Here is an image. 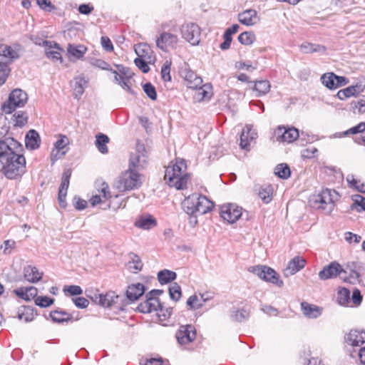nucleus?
Masks as SVG:
<instances>
[{"label": "nucleus", "mask_w": 365, "mask_h": 365, "mask_svg": "<svg viewBox=\"0 0 365 365\" xmlns=\"http://www.w3.org/2000/svg\"><path fill=\"white\" fill-rule=\"evenodd\" d=\"M22 145L13 138L0 141L1 172L9 180H19L26 171Z\"/></svg>", "instance_id": "nucleus-1"}, {"label": "nucleus", "mask_w": 365, "mask_h": 365, "mask_svg": "<svg viewBox=\"0 0 365 365\" xmlns=\"http://www.w3.org/2000/svg\"><path fill=\"white\" fill-rule=\"evenodd\" d=\"M187 165L184 160H178L169 165L165 173V180L170 187L177 190L186 188L190 175L186 173Z\"/></svg>", "instance_id": "nucleus-2"}, {"label": "nucleus", "mask_w": 365, "mask_h": 365, "mask_svg": "<svg viewBox=\"0 0 365 365\" xmlns=\"http://www.w3.org/2000/svg\"><path fill=\"white\" fill-rule=\"evenodd\" d=\"M161 29L155 40L157 48L164 52L175 49L179 42L177 25L165 23L162 24Z\"/></svg>", "instance_id": "nucleus-3"}, {"label": "nucleus", "mask_w": 365, "mask_h": 365, "mask_svg": "<svg viewBox=\"0 0 365 365\" xmlns=\"http://www.w3.org/2000/svg\"><path fill=\"white\" fill-rule=\"evenodd\" d=\"M337 199V193L330 189L322 190L319 193L310 196L309 202L315 209H322L329 213L334 209V201Z\"/></svg>", "instance_id": "nucleus-4"}, {"label": "nucleus", "mask_w": 365, "mask_h": 365, "mask_svg": "<svg viewBox=\"0 0 365 365\" xmlns=\"http://www.w3.org/2000/svg\"><path fill=\"white\" fill-rule=\"evenodd\" d=\"M141 184L140 175L130 168L121 174L115 183L116 187L122 192L137 189Z\"/></svg>", "instance_id": "nucleus-5"}, {"label": "nucleus", "mask_w": 365, "mask_h": 365, "mask_svg": "<svg viewBox=\"0 0 365 365\" xmlns=\"http://www.w3.org/2000/svg\"><path fill=\"white\" fill-rule=\"evenodd\" d=\"M27 101V93L20 88H16L11 92L7 101L1 106V110L5 113L10 114L17 108L24 107Z\"/></svg>", "instance_id": "nucleus-6"}, {"label": "nucleus", "mask_w": 365, "mask_h": 365, "mask_svg": "<svg viewBox=\"0 0 365 365\" xmlns=\"http://www.w3.org/2000/svg\"><path fill=\"white\" fill-rule=\"evenodd\" d=\"M162 293L163 290L160 289H153L148 292L145 296L146 299L138 306V311L142 313L162 311V305L158 297Z\"/></svg>", "instance_id": "nucleus-7"}, {"label": "nucleus", "mask_w": 365, "mask_h": 365, "mask_svg": "<svg viewBox=\"0 0 365 365\" xmlns=\"http://www.w3.org/2000/svg\"><path fill=\"white\" fill-rule=\"evenodd\" d=\"M249 271L266 282L277 284L279 287L283 285V282L279 279V276L277 272L267 266L257 265L250 267Z\"/></svg>", "instance_id": "nucleus-8"}, {"label": "nucleus", "mask_w": 365, "mask_h": 365, "mask_svg": "<svg viewBox=\"0 0 365 365\" xmlns=\"http://www.w3.org/2000/svg\"><path fill=\"white\" fill-rule=\"evenodd\" d=\"M181 34L184 39L192 46L198 45L200 41V27L194 23L186 24L181 27Z\"/></svg>", "instance_id": "nucleus-9"}, {"label": "nucleus", "mask_w": 365, "mask_h": 365, "mask_svg": "<svg viewBox=\"0 0 365 365\" xmlns=\"http://www.w3.org/2000/svg\"><path fill=\"white\" fill-rule=\"evenodd\" d=\"M180 75L184 79L187 87L197 88L202 86V79L192 71L187 64H185L180 70Z\"/></svg>", "instance_id": "nucleus-10"}, {"label": "nucleus", "mask_w": 365, "mask_h": 365, "mask_svg": "<svg viewBox=\"0 0 365 365\" xmlns=\"http://www.w3.org/2000/svg\"><path fill=\"white\" fill-rule=\"evenodd\" d=\"M322 84L330 90H335L346 86L349 79L344 76H339L332 72L326 73L321 77Z\"/></svg>", "instance_id": "nucleus-11"}, {"label": "nucleus", "mask_w": 365, "mask_h": 365, "mask_svg": "<svg viewBox=\"0 0 365 365\" xmlns=\"http://www.w3.org/2000/svg\"><path fill=\"white\" fill-rule=\"evenodd\" d=\"M341 274H346V271L336 262H331L325 266L319 272V278L321 280H327L329 279L339 277L341 279Z\"/></svg>", "instance_id": "nucleus-12"}, {"label": "nucleus", "mask_w": 365, "mask_h": 365, "mask_svg": "<svg viewBox=\"0 0 365 365\" xmlns=\"http://www.w3.org/2000/svg\"><path fill=\"white\" fill-rule=\"evenodd\" d=\"M146 159L144 146L143 145H138L136 150L130 154L129 168L134 170L135 169L143 168Z\"/></svg>", "instance_id": "nucleus-13"}, {"label": "nucleus", "mask_w": 365, "mask_h": 365, "mask_svg": "<svg viewBox=\"0 0 365 365\" xmlns=\"http://www.w3.org/2000/svg\"><path fill=\"white\" fill-rule=\"evenodd\" d=\"M195 328L191 324L181 326L176 332V339L180 344H189L195 339Z\"/></svg>", "instance_id": "nucleus-14"}, {"label": "nucleus", "mask_w": 365, "mask_h": 365, "mask_svg": "<svg viewBox=\"0 0 365 365\" xmlns=\"http://www.w3.org/2000/svg\"><path fill=\"white\" fill-rule=\"evenodd\" d=\"M220 214L225 220L234 223L241 217L242 208L232 204L223 205L221 207Z\"/></svg>", "instance_id": "nucleus-15"}, {"label": "nucleus", "mask_w": 365, "mask_h": 365, "mask_svg": "<svg viewBox=\"0 0 365 365\" xmlns=\"http://www.w3.org/2000/svg\"><path fill=\"white\" fill-rule=\"evenodd\" d=\"M71 176V170L66 169L64 170L62 175L61 183L58 190V200L59 205L61 207H66V197L67 195V190L69 186V181Z\"/></svg>", "instance_id": "nucleus-16"}, {"label": "nucleus", "mask_w": 365, "mask_h": 365, "mask_svg": "<svg viewBox=\"0 0 365 365\" xmlns=\"http://www.w3.org/2000/svg\"><path fill=\"white\" fill-rule=\"evenodd\" d=\"M346 343L351 346H360L365 343V331L363 329H351L345 336Z\"/></svg>", "instance_id": "nucleus-17"}, {"label": "nucleus", "mask_w": 365, "mask_h": 365, "mask_svg": "<svg viewBox=\"0 0 365 365\" xmlns=\"http://www.w3.org/2000/svg\"><path fill=\"white\" fill-rule=\"evenodd\" d=\"M277 139L283 142L292 143L299 137V131L295 128L279 127L275 131Z\"/></svg>", "instance_id": "nucleus-18"}, {"label": "nucleus", "mask_w": 365, "mask_h": 365, "mask_svg": "<svg viewBox=\"0 0 365 365\" xmlns=\"http://www.w3.org/2000/svg\"><path fill=\"white\" fill-rule=\"evenodd\" d=\"M257 138V133L252 130V126L247 125L240 135V146L242 149L249 150L250 143Z\"/></svg>", "instance_id": "nucleus-19"}, {"label": "nucleus", "mask_w": 365, "mask_h": 365, "mask_svg": "<svg viewBox=\"0 0 365 365\" xmlns=\"http://www.w3.org/2000/svg\"><path fill=\"white\" fill-rule=\"evenodd\" d=\"M257 12L255 9H247L238 14L239 21L245 26H253L259 21Z\"/></svg>", "instance_id": "nucleus-20"}, {"label": "nucleus", "mask_w": 365, "mask_h": 365, "mask_svg": "<svg viewBox=\"0 0 365 365\" xmlns=\"http://www.w3.org/2000/svg\"><path fill=\"white\" fill-rule=\"evenodd\" d=\"M134 49L138 58H145L148 60V62H153L155 61L153 51L148 43H140L136 44Z\"/></svg>", "instance_id": "nucleus-21"}, {"label": "nucleus", "mask_w": 365, "mask_h": 365, "mask_svg": "<svg viewBox=\"0 0 365 365\" xmlns=\"http://www.w3.org/2000/svg\"><path fill=\"white\" fill-rule=\"evenodd\" d=\"M305 264L306 261L303 258L300 257H295L289 262L287 267L284 271V275L288 277L294 274L303 269L305 266Z\"/></svg>", "instance_id": "nucleus-22"}, {"label": "nucleus", "mask_w": 365, "mask_h": 365, "mask_svg": "<svg viewBox=\"0 0 365 365\" xmlns=\"http://www.w3.org/2000/svg\"><path fill=\"white\" fill-rule=\"evenodd\" d=\"M196 202L197 208H195L196 214H205L212 210L214 207V204L211 200H210L207 197L199 194H197V200Z\"/></svg>", "instance_id": "nucleus-23"}, {"label": "nucleus", "mask_w": 365, "mask_h": 365, "mask_svg": "<svg viewBox=\"0 0 365 365\" xmlns=\"http://www.w3.org/2000/svg\"><path fill=\"white\" fill-rule=\"evenodd\" d=\"M118 296L114 292L96 296V302L104 307H110L118 302Z\"/></svg>", "instance_id": "nucleus-24"}, {"label": "nucleus", "mask_w": 365, "mask_h": 365, "mask_svg": "<svg viewBox=\"0 0 365 365\" xmlns=\"http://www.w3.org/2000/svg\"><path fill=\"white\" fill-rule=\"evenodd\" d=\"M145 291V286L141 283L133 284L128 286L126 296L131 302L138 300Z\"/></svg>", "instance_id": "nucleus-25"}, {"label": "nucleus", "mask_w": 365, "mask_h": 365, "mask_svg": "<svg viewBox=\"0 0 365 365\" xmlns=\"http://www.w3.org/2000/svg\"><path fill=\"white\" fill-rule=\"evenodd\" d=\"M301 307L304 315L309 319H316L322 313V308L306 302L301 303Z\"/></svg>", "instance_id": "nucleus-26"}, {"label": "nucleus", "mask_w": 365, "mask_h": 365, "mask_svg": "<svg viewBox=\"0 0 365 365\" xmlns=\"http://www.w3.org/2000/svg\"><path fill=\"white\" fill-rule=\"evenodd\" d=\"M41 143L38 133L35 130H30L25 137V145L27 149L36 150Z\"/></svg>", "instance_id": "nucleus-27"}, {"label": "nucleus", "mask_w": 365, "mask_h": 365, "mask_svg": "<svg viewBox=\"0 0 365 365\" xmlns=\"http://www.w3.org/2000/svg\"><path fill=\"white\" fill-rule=\"evenodd\" d=\"M68 144V139L66 136H62L55 143V149L51 152L52 161L57 160L61 156L66 154V151L62 150Z\"/></svg>", "instance_id": "nucleus-28"}, {"label": "nucleus", "mask_w": 365, "mask_h": 365, "mask_svg": "<svg viewBox=\"0 0 365 365\" xmlns=\"http://www.w3.org/2000/svg\"><path fill=\"white\" fill-rule=\"evenodd\" d=\"M24 274L27 281L31 283H36L42 278L43 272H39L36 267L28 265L24 269Z\"/></svg>", "instance_id": "nucleus-29"}, {"label": "nucleus", "mask_w": 365, "mask_h": 365, "mask_svg": "<svg viewBox=\"0 0 365 365\" xmlns=\"http://www.w3.org/2000/svg\"><path fill=\"white\" fill-rule=\"evenodd\" d=\"M99 192V195H93L90 199L89 201L92 206H96L111 197L108 185L107 184L103 183L102 185V187Z\"/></svg>", "instance_id": "nucleus-30"}, {"label": "nucleus", "mask_w": 365, "mask_h": 365, "mask_svg": "<svg viewBox=\"0 0 365 365\" xmlns=\"http://www.w3.org/2000/svg\"><path fill=\"white\" fill-rule=\"evenodd\" d=\"M197 193H194L186 197L182 202V206L184 211L189 215H193L196 214Z\"/></svg>", "instance_id": "nucleus-31"}, {"label": "nucleus", "mask_w": 365, "mask_h": 365, "mask_svg": "<svg viewBox=\"0 0 365 365\" xmlns=\"http://www.w3.org/2000/svg\"><path fill=\"white\" fill-rule=\"evenodd\" d=\"M88 83V79L83 75H80L74 78L73 91L76 98H79L83 95Z\"/></svg>", "instance_id": "nucleus-32"}, {"label": "nucleus", "mask_w": 365, "mask_h": 365, "mask_svg": "<svg viewBox=\"0 0 365 365\" xmlns=\"http://www.w3.org/2000/svg\"><path fill=\"white\" fill-rule=\"evenodd\" d=\"M35 315H36V313L34 312V308L24 306L19 309L17 317L19 320L30 322L34 320Z\"/></svg>", "instance_id": "nucleus-33"}, {"label": "nucleus", "mask_w": 365, "mask_h": 365, "mask_svg": "<svg viewBox=\"0 0 365 365\" xmlns=\"http://www.w3.org/2000/svg\"><path fill=\"white\" fill-rule=\"evenodd\" d=\"M135 225L143 230H149L156 225V220L151 215L142 216L136 220Z\"/></svg>", "instance_id": "nucleus-34"}, {"label": "nucleus", "mask_w": 365, "mask_h": 365, "mask_svg": "<svg viewBox=\"0 0 365 365\" xmlns=\"http://www.w3.org/2000/svg\"><path fill=\"white\" fill-rule=\"evenodd\" d=\"M336 302L341 306H350V291L345 287H339L336 293Z\"/></svg>", "instance_id": "nucleus-35"}, {"label": "nucleus", "mask_w": 365, "mask_h": 365, "mask_svg": "<svg viewBox=\"0 0 365 365\" xmlns=\"http://www.w3.org/2000/svg\"><path fill=\"white\" fill-rule=\"evenodd\" d=\"M301 50L304 53H324L327 48L324 46L312 43H304L301 45Z\"/></svg>", "instance_id": "nucleus-36"}, {"label": "nucleus", "mask_w": 365, "mask_h": 365, "mask_svg": "<svg viewBox=\"0 0 365 365\" xmlns=\"http://www.w3.org/2000/svg\"><path fill=\"white\" fill-rule=\"evenodd\" d=\"M67 51L71 56L77 59H81L86 53L87 48L83 45L68 44Z\"/></svg>", "instance_id": "nucleus-37"}, {"label": "nucleus", "mask_w": 365, "mask_h": 365, "mask_svg": "<svg viewBox=\"0 0 365 365\" xmlns=\"http://www.w3.org/2000/svg\"><path fill=\"white\" fill-rule=\"evenodd\" d=\"M22 50V46L19 43H14L12 46H7L4 57L8 58L11 61L18 59L21 56Z\"/></svg>", "instance_id": "nucleus-38"}, {"label": "nucleus", "mask_w": 365, "mask_h": 365, "mask_svg": "<svg viewBox=\"0 0 365 365\" xmlns=\"http://www.w3.org/2000/svg\"><path fill=\"white\" fill-rule=\"evenodd\" d=\"M129 257L130 260L128 263V269L133 273L140 271L143 267V263L140 257L134 253H130Z\"/></svg>", "instance_id": "nucleus-39"}, {"label": "nucleus", "mask_w": 365, "mask_h": 365, "mask_svg": "<svg viewBox=\"0 0 365 365\" xmlns=\"http://www.w3.org/2000/svg\"><path fill=\"white\" fill-rule=\"evenodd\" d=\"M96 146L98 150L103 154H106L108 152L107 144L109 142V138L103 133H99L96 136Z\"/></svg>", "instance_id": "nucleus-40"}, {"label": "nucleus", "mask_w": 365, "mask_h": 365, "mask_svg": "<svg viewBox=\"0 0 365 365\" xmlns=\"http://www.w3.org/2000/svg\"><path fill=\"white\" fill-rule=\"evenodd\" d=\"M273 187L270 185L260 186L258 195L265 203H269L272 199Z\"/></svg>", "instance_id": "nucleus-41"}, {"label": "nucleus", "mask_w": 365, "mask_h": 365, "mask_svg": "<svg viewBox=\"0 0 365 365\" xmlns=\"http://www.w3.org/2000/svg\"><path fill=\"white\" fill-rule=\"evenodd\" d=\"M177 274L175 272L163 269L158 273V279L161 284L169 283L175 279Z\"/></svg>", "instance_id": "nucleus-42"}, {"label": "nucleus", "mask_w": 365, "mask_h": 365, "mask_svg": "<svg viewBox=\"0 0 365 365\" xmlns=\"http://www.w3.org/2000/svg\"><path fill=\"white\" fill-rule=\"evenodd\" d=\"M212 88V86L210 83H207V84H202V86L197 88H195V90H197V93H196V98L197 101H202L204 99H206V98H210L212 96V93L209 90H211Z\"/></svg>", "instance_id": "nucleus-43"}, {"label": "nucleus", "mask_w": 365, "mask_h": 365, "mask_svg": "<svg viewBox=\"0 0 365 365\" xmlns=\"http://www.w3.org/2000/svg\"><path fill=\"white\" fill-rule=\"evenodd\" d=\"M270 83L267 80L257 81L255 83L254 90L257 92V96L265 95L269 91Z\"/></svg>", "instance_id": "nucleus-44"}, {"label": "nucleus", "mask_w": 365, "mask_h": 365, "mask_svg": "<svg viewBox=\"0 0 365 365\" xmlns=\"http://www.w3.org/2000/svg\"><path fill=\"white\" fill-rule=\"evenodd\" d=\"M113 74L114 75V81L115 83L120 85L123 89L126 90L129 93L133 94L134 92L128 85L129 80L126 79L123 76L120 75L116 71H111Z\"/></svg>", "instance_id": "nucleus-45"}, {"label": "nucleus", "mask_w": 365, "mask_h": 365, "mask_svg": "<svg viewBox=\"0 0 365 365\" xmlns=\"http://www.w3.org/2000/svg\"><path fill=\"white\" fill-rule=\"evenodd\" d=\"M250 310L245 308H242L232 311L231 318L234 321L241 322L242 321L247 320L250 317Z\"/></svg>", "instance_id": "nucleus-46"}, {"label": "nucleus", "mask_w": 365, "mask_h": 365, "mask_svg": "<svg viewBox=\"0 0 365 365\" xmlns=\"http://www.w3.org/2000/svg\"><path fill=\"white\" fill-rule=\"evenodd\" d=\"M30 40L34 43H35L36 45H38V46L48 47L49 48H59V46L58 43H56L53 41H49L44 40L38 36L31 35L30 36Z\"/></svg>", "instance_id": "nucleus-47"}, {"label": "nucleus", "mask_w": 365, "mask_h": 365, "mask_svg": "<svg viewBox=\"0 0 365 365\" xmlns=\"http://www.w3.org/2000/svg\"><path fill=\"white\" fill-rule=\"evenodd\" d=\"M358 86H351L344 89L339 90L336 94L337 97L340 100H345L348 98L354 96L356 93Z\"/></svg>", "instance_id": "nucleus-48"}, {"label": "nucleus", "mask_w": 365, "mask_h": 365, "mask_svg": "<svg viewBox=\"0 0 365 365\" xmlns=\"http://www.w3.org/2000/svg\"><path fill=\"white\" fill-rule=\"evenodd\" d=\"M274 174L282 179H287L291 174L290 168L286 163L279 164L274 168Z\"/></svg>", "instance_id": "nucleus-49"}, {"label": "nucleus", "mask_w": 365, "mask_h": 365, "mask_svg": "<svg viewBox=\"0 0 365 365\" xmlns=\"http://www.w3.org/2000/svg\"><path fill=\"white\" fill-rule=\"evenodd\" d=\"M238 41L243 45H251L255 41V35L252 31H245L240 34Z\"/></svg>", "instance_id": "nucleus-50"}, {"label": "nucleus", "mask_w": 365, "mask_h": 365, "mask_svg": "<svg viewBox=\"0 0 365 365\" xmlns=\"http://www.w3.org/2000/svg\"><path fill=\"white\" fill-rule=\"evenodd\" d=\"M14 125L22 127L24 126L28 120V115L24 111H19L13 115Z\"/></svg>", "instance_id": "nucleus-51"}, {"label": "nucleus", "mask_w": 365, "mask_h": 365, "mask_svg": "<svg viewBox=\"0 0 365 365\" xmlns=\"http://www.w3.org/2000/svg\"><path fill=\"white\" fill-rule=\"evenodd\" d=\"M54 302V299L47 296H38L35 299L36 305L46 308L50 307Z\"/></svg>", "instance_id": "nucleus-52"}, {"label": "nucleus", "mask_w": 365, "mask_h": 365, "mask_svg": "<svg viewBox=\"0 0 365 365\" xmlns=\"http://www.w3.org/2000/svg\"><path fill=\"white\" fill-rule=\"evenodd\" d=\"M50 316L53 322H63L70 319V314L65 312L53 311Z\"/></svg>", "instance_id": "nucleus-53"}, {"label": "nucleus", "mask_w": 365, "mask_h": 365, "mask_svg": "<svg viewBox=\"0 0 365 365\" xmlns=\"http://www.w3.org/2000/svg\"><path fill=\"white\" fill-rule=\"evenodd\" d=\"M169 294L174 301H178L181 297V288L177 283L172 284L169 287Z\"/></svg>", "instance_id": "nucleus-54"}, {"label": "nucleus", "mask_w": 365, "mask_h": 365, "mask_svg": "<svg viewBox=\"0 0 365 365\" xmlns=\"http://www.w3.org/2000/svg\"><path fill=\"white\" fill-rule=\"evenodd\" d=\"M187 304L192 309H197L203 306V303L200 298H198L196 295L190 296L187 301Z\"/></svg>", "instance_id": "nucleus-55"}, {"label": "nucleus", "mask_w": 365, "mask_h": 365, "mask_svg": "<svg viewBox=\"0 0 365 365\" xmlns=\"http://www.w3.org/2000/svg\"><path fill=\"white\" fill-rule=\"evenodd\" d=\"M90 63L93 66L101 68L102 70L112 71L110 65L102 59L91 58L90 60Z\"/></svg>", "instance_id": "nucleus-56"}, {"label": "nucleus", "mask_w": 365, "mask_h": 365, "mask_svg": "<svg viewBox=\"0 0 365 365\" xmlns=\"http://www.w3.org/2000/svg\"><path fill=\"white\" fill-rule=\"evenodd\" d=\"M134 63L140 70H141L144 73H146L150 71L148 63H151L152 62H148V60L145 58H136L134 60Z\"/></svg>", "instance_id": "nucleus-57"}, {"label": "nucleus", "mask_w": 365, "mask_h": 365, "mask_svg": "<svg viewBox=\"0 0 365 365\" xmlns=\"http://www.w3.org/2000/svg\"><path fill=\"white\" fill-rule=\"evenodd\" d=\"M359 274L354 270H351L349 276L347 275V272H346V274H341V279L344 282H348L350 284H354L356 282L359 280Z\"/></svg>", "instance_id": "nucleus-58"}, {"label": "nucleus", "mask_w": 365, "mask_h": 365, "mask_svg": "<svg viewBox=\"0 0 365 365\" xmlns=\"http://www.w3.org/2000/svg\"><path fill=\"white\" fill-rule=\"evenodd\" d=\"M144 92L151 100L157 98V93L155 86L150 83H146L143 86Z\"/></svg>", "instance_id": "nucleus-59"}, {"label": "nucleus", "mask_w": 365, "mask_h": 365, "mask_svg": "<svg viewBox=\"0 0 365 365\" xmlns=\"http://www.w3.org/2000/svg\"><path fill=\"white\" fill-rule=\"evenodd\" d=\"M364 131H365V122H361L358 125L346 130L344 134L345 135L350 134L355 135L357 133H363Z\"/></svg>", "instance_id": "nucleus-60"}, {"label": "nucleus", "mask_w": 365, "mask_h": 365, "mask_svg": "<svg viewBox=\"0 0 365 365\" xmlns=\"http://www.w3.org/2000/svg\"><path fill=\"white\" fill-rule=\"evenodd\" d=\"M170 62L166 61L161 68V76L162 78L165 81H170L171 76H170Z\"/></svg>", "instance_id": "nucleus-61"}, {"label": "nucleus", "mask_w": 365, "mask_h": 365, "mask_svg": "<svg viewBox=\"0 0 365 365\" xmlns=\"http://www.w3.org/2000/svg\"><path fill=\"white\" fill-rule=\"evenodd\" d=\"M362 295L358 289H354L352 291L351 297H350V303L354 306H359L362 302Z\"/></svg>", "instance_id": "nucleus-62"}, {"label": "nucleus", "mask_w": 365, "mask_h": 365, "mask_svg": "<svg viewBox=\"0 0 365 365\" xmlns=\"http://www.w3.org/2000/svg\"><path fill=\"white\" fill-rule=\"evenodd\" d=\"M60 48H57V51H52L48 47L46 48V56L48 58H51L53 61H60L62 62L61 54L59 52Z\"/></svg>", "instance_id": "nucleus-63"}, {"label": "nucleus", "mask_w": 365, "mask_h": 365, "mask_svg": "<svg viewBox=\"0 0 365 365\" xmlns=\"http://www.w3.org/2000/svg\"><path fill=\"white\" fill-rule=\"evenodd\" d=\"M65 293L68 292L70 295H80L83 293V290L81 287L77 285L65 286L63 288Z\"/></svg>", "instance_id": "nucleus-64"}]
</instances>
